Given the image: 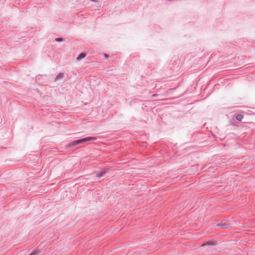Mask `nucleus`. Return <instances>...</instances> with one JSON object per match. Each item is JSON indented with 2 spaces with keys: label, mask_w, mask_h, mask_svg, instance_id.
Returning a JSON list of instances; mask_svg holds the SVG:
<instances>
[{
  "label": "nucleus",
  "mask_w": 255,
  "mask_h": 255,
  "mask_svg": "<svg viewBox=\"0 0 255 255\" xmlns=\"http://www.w3.org/2000/svg\"><path fill=\"white\" fill-rule=\"evenodd\" d=\"M104 57L106 58H107L108 57V55H107V54H105L104 55Z\"/></svg>",
  "instance_id": "6e6552de"
},
{
  "label": "nucleus",
  "mask_w": 255,
  "mask_h": 255,
  "mask_svg": "<svg viewBox=\"0 0 255 255\" xmlns=\"http://www.w3.org/2000/svg\"><path fill=\"white\" fill-rule=\"evenodd\" d=\"M56 40L57 41H62V39L60 38H57L56 39Z\"/></svg>",
  "instance_id": "423d86ee"
},
{
  "label": "nucleus",
  "mask_w": 255,
  "mask_h": 255,
  "mask_svg": "<svg viewBox=\"0 0 255 255\" xmlns=\"http://www.w3.org/2000/svg\"><path fill=\"white\" fill-rule=\"evenodd\" d=\"M95 139H96V138H95V137H85V138H82V139H79V140H77L74 141L72 142H71V144L72 145H77L78 144L82 143L83 142H86V141H91V140H94Z\"/></svg>",
  "instance_id": "f257e3e1"
},
{
  "label": "nucleus",
  "mask_w": 255,
  "mask_h": 255,
  "mask_svg": "<svg viewBox=\"0 0 255 255\" xmlns=\"http://www.w3.org/2000/svg\"><path fill=\"white\" fill-rule=\"evenodd\" d=\"M208 246H211V245H215V244H213L208 242Z\"/></svg>",
  "instance_id": "0eeeda50"
},
{
  "label": "nucleus",
  "mask_w": 255,
  "mask_h": 255,
  "mask_svg": "<svg viewBox=\"0 0 255 255\" xmlns=\"http://www.w3.org/2000/svg\"><path fill=\"white\" fill-rule=\"evenodd\" d=\"M243 118H244L243 115H241V114L237 115V116H236V119L239 121H242V120L243 119Z\"/></svg>",
  "instance_id": "20e7f679"
},
{
  "label": "nucleus",
  "mask_w": 255,
  "mask_h": 255,
  "mask_svg": "<svg viewBox=\"0 0 255 255\" xmlns=\"http://www.w3.org/2000/svg\"><path fill=\"white\" fill-rule=\"evenodd\" d=\"M85 57V55L83 53L80 54L77 58V60L79 61L81 59L84 58Z\"/></svg>",
  "instance_id": "7ed1b4c3"
},
{
  "label": "nucleus",
  "mask_w": 255,
  "mask_h": 255,
  "mask_svg": "<svg viewBox=\"0 0 255 255\" xmlns=\"http://www.w3.org/2000/svg\"><path fill=\"white\" fill-rule=\"evenodd\" d=\"M223 228H227L228 227V226L227 224H224L221 225Z\"/></svg>",
  "instance_id": "39448f33"
},
{
  "label": "nucleus",
  "mask_w": 255,
  "mask_h": 255,
  "mask_svg": "<svg viewBox=\"0 0 255 255\" xmlns=\"http://www.w3.org/2000/svg\"><path fill=\"white\" fill-rule=\"evenodd\" d=\"M29 255H36V254H35L34 253H32L30 254H29Z\"/></svg>",
  "instance_id": "1a4fd4ad"
},
{
  "label": "nucleus",
  "mask_w": 255,
  "mask_h": 255,
  "mask_svg": "<svg viewBox=\"0 0 255 255\" xmlns=\"http://www.w3.org/2000/svg\"><path fill=\"white\" fill-rule=\"evenodd\" d=\"M107 170L106 169H103L97 173V176L98 177H101L103 176L107 172Z\"/></svg>",
  "instance_id": "f03ea898"
}]
</instances>
